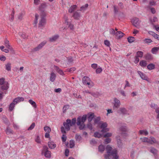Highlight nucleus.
Instances as JSON below:
<instances>
[{"label": "nucleus", "instance_id": "nucleus-1", "mask_svg": "<svg viewBox=\"0 0 159 159\" xmlns=\"http://www.w3.org/2000/svg\"><path fill=\"white\" fill-rule=\"evenodd\" d=\"M107 154L105 155V158L106 159H110L111 157H113V159H118V156L117 155V150L116 149H112L111 147L109 145H108L106 148Z\"/></svg>", "mask_w": 159, "mask_h": 159}, {"label": "nucleus", "instance_id": "nucleus-2", "mask_svg": "<svg viewBox=\"0 0 159 159\" xmlns=\"http://www.w3.org/2000/svg\"><path fill=\"white\" fill-rule=\"evenodd\" d=\"M0 85H2L1 87V89L3 90H7L9 88V84L8 82L5 81V79L3 78L0 79Z\"/></svg>", "mask_w": 159, "mask_h": 159}, {"label": "nucleus", "instance_id": "nucleus-3", "mask_svg": "<svg viewBox=\"0 0 159 159\" xmlns=\"http://www.w3.org/2000/svg\"><path fill=\"white\" fill-rule=\"evenodd\" d=\"M48 148L47 146H44L42 150L41 154L43 155L44 154V156L47 158H50L51 157V152L48 150Z\"/></svg>", "mask_w": 159, "mask_h": 159}, {"label": "nucleus", "instance_id": "nucleus-4", "mask_svg": "<svg viewBox=\"0 0 159 159\" xmlns=\"http://www.w3.org/2000/svg\"><path fill=\"white\" fill-rule=\"evenodd\" d=\"M46 15L45 12H43L41 14L40 19L39 23V26L41 27L43 26L46 23V20L45 18Z\"/></svg>", "mask_w": 159, "mask_h": 159}, {"label": "nucleus", "instance_id": "nucleus-5", "mask_svg": "<svg viewBox=\"0 0 159 159\" xmlns=\"http://www.w3.org/2000/svg\"><path fill=\"white\" fill-rule=\"evenodd\" d=\"M114 102L113 103V109L116 110L119 108L120 105V101L116 98L113 99Z\"/></svg>", "mask_w": 159, "mask_h": 159}, {"label": "nucleus", "instance_id": "nucleus-6", "mask_svg": "<svg viewBox=\"0 0 159 159\" xmlns=\"http://www.w3.org/2000/svg\"><path fill=\"white\" fill-rule=\"evenodd\" d=\"M86 119L87 116L85 115H83L82 117L79 116L77 119V122H76L77 125H80L81 123H84Z\"/></svg>", "mask_w": 159, "mask_h": 159}, {"label": "nucleus", "instance_id": "nucleus-7", "mask_svg": "<svg viewBox=\"0 0 159 159\" xmlns=\"http://www.w3.org/2000/svg\"><path fill=\"white\" fill-rule=\"evenodd\" d=\"M47 43V41H44L39 44L37 47L34 48L33 49V51H39V50L41 49Z\"/></svg>", "mask_w": 159, "mask_h": 159}, {"label": "nucleus", "instance_id": "nucleus-8", "mask_svg": "<svg viewBox=\"0 0 159 159\" xmlns=\"http://www.w3.org/2000/svg\"><path fill=\"white\" fill-rule=\"evenodd\" d=\"M107 125V123L106 122L102 123L100 126V128L102 129L101 131L102 132H106L109 131V129L106 128Z\"/></svg>", "mask_w": 159, "mask_h": 159}, {"label": "nucleus", "instance_id": "nucleus-9", "mask_svg": "<svg viewBox=\"0 0 159 159\" xmlns=\"http://www.w3.org/2000/svg\"><path fill=\"white\" fill-rule=\"evenodd\" d=\"M76 119L75 118H74L72 119V120L70 119H68L66 120V121L69 124L70 127V126H72L75 125L76 122Z\"/></svg>", "mask_w": 159, "mask_h": 159}, {"label": "nucleus", "instance_id": "nucleus-10", "mask_svg": "<svg viewBox=\"0 0 159 159\" xmlns=\"http://www.w3.org/2000/svg\"><path fill=\"white\" fill-rule=\"evenodd\" d=\"M131 22L133 25L136 27H138L139 26L140 23V21L139 18H133Z\"/></svg>", "mask_w": 159, "mask_h": 159}, {"label": "nucleus", "instance_id": "nucleus-11", "mask_svg": "<svg viewBox=\"0 0 159 159\" xmlns=\"http://www.w3.org/2000/svg\"><path fill=\"white\" fill-rule=\"evenodd\" d=\"M124 34L120 31H118L116 33L115 35L117 39H120L124 35Z\"/></svg>", "mask_w": 159, "mask_h": 159}, {"label": "nucleus", "instance_id": "nucleus-12", "mask_svg": "<svg viewBox=\"0 0 159 159\" xmlns=\"http://www.w3.org/2000/svg\"><path fill=\"white\" fill-rule=\"evenodd\" d=\"M24 98L23 97H17L14 99L13 101V102L15 104H16L17 103L23 101L24 100Z\"/></svg>", "mask_w": 159, "mask_h": 159}, {"label": "nucleus", "instance_id": "nucleus-13", "mask_svg": "<svg viewBox=\"0 0 159 159\" xmlns=\"http://www.w3.org/2000/svg\"><path fill=\"white\" fill-rule=\"evenodd\" d=\"M56 75L54 72H52L50 73V80L52 82H54L56 78Z\"/></svg>", "mask_w": 159, "mask_h": 159}, {"label": "nucleus", "instance_id": "nucleus-14", "mask_svg": "<svg viewBox=\"0 0 159 159\" xmlns=\"http://www.w3.org/2000/svg\"><path fill=\"white\" fill-rule=\"evenodd\" d=\"M54 68L56 70L57 72L60 75H65L63 71L58 66H54Z\"/></svg>", "mask_w": 159, "mask_h": 159}, {"label": "nucleus", "instance_id": "nucleus-15", "mask_svg": "<svg viewBox=\"0 0 159 159\" xmlns=\"http://www.w3.org/2000/svg\"><path fill=\"white\" fill-rule=\"evenodd\" d=\"M73 16L75 19L76 20H79L80 17V12H79L78 11H75L74 13Z\"/></svg>", "mask_w": 159, "mask_h": 159}, {"label": "nucleus", "instance_id": "nucleus-16", "mask_svg": "<svg viewBox=\"0 0 159 159\" xmlns=\"http://www.w3.org/2000/svg\"><path fill=\"white\" fill-rule=\"evenodd\" d=\"M47 7V5L46 3H42L40 6H39V10L42 12L41 14L43 12H45L44 11V10Z\"/></svg>", "mask_w": 159, "mask_h": 159}, {"label": "nucleus", "instance_id": "nucleus-17", "mask_svg": "<svg viewBox=\"0 0 159 159\" xmlns=\"http://www.w3.org/2000/svg\"><path fill=\"white\" fill-rule=\"evenodd\" d=\"M138 73L140 75L141 79L143 80H147V76L145 75L140 71H138Z\"/></svg>", "mask_w": 159, "mask_h": 159}, {"label": "nucleus", "instance_id": "nucleus-18", "mask_svg": "<svg viewBox=\"0 0 159 159\" xmlns=\"http://www.w3.org/2000/svg\"><path fill=\"white\" fill-rule=\"evenodd\" d=\"M48 145L49 148L51 149H54L56 147V144L52 142H48Z\"/></svg>", "mask_w": 159, "mask_h": 159}, {"label": "nucleus", "instance_id": "nucleus-19", "mask_svg": "<svg viewBox=\"0 0 159 159\" xmlns=\"http://www.w3.org/2000/svg\"><path fill=\"white\" fill-rule=\"evenodd\" d=\"M116 139L118 147L120 148L123 145V143L120 139V137L117 136L116 137Z\"/></svg>", "mask_w": 159, "mask_h": 159}, {"label": "nucleus", "instance_id": "nucleus-20", "mask_svg": "<svg viewBox=\"0 0 159 159\" xmlns=\"http://www.w3.org/2000/svg\"><path fill=\"white\" fill-rule=\"evenodd\" d=\"M145 58L146 60H151L153 59V57L151 54L149 53H147L145 56Z\"/></svg>", "mask_w": 159, "mask_h": 159}, {"label": "nucleus", "instance_id": "nucleus-21", "mask_svg": "<svg viewBox=\"0 0 159 159\" xmlns=\"http://www.w3.org/2000/svg\"><path fill=\"white\" fill-rule=\"evenodd\" d=\"M119 110L123 114H129L127 110L124 107L120 108Z\"/></svg>", "mask_w": 159, "mask_h": 159}, {"label": "nucleus", "instance_id": "nucleus-22", "mask_svg": "<svg viewBox=\"0 0 159 159\" xmlns=\"http://www.w3.org/2000/svg\"><path fill=\"white\" fill-rule=\"evenodd\" d=\"M159 50V47H154L151 49V52L153 54H156Z\"/></svg>", "mask_w": 159, "mask_h": 159}, {"label": "nucleus", "instance_id": "nucleus-23", "mask_svg": "<svg viewBox=\"0 0 159 159\" xmlns=\"http://www.w3.org/2000/svg\"><path fill=\"white\" fill-rule=\"evenodd\" d=\"M143 43L144 44H149L152 42V40L148 38H146L143 40Z\"/></svg>", "mask_w": 159, "mask_h": 159}, {"label": "nucleus", "instance_id": "nucleus-24", "mask_svg": "<svg viewBox=\"0 0 159 159\" xmlns=\"http://www.w3.org/2000/svg\"><path fill=\"white\" fill-rule=\"evenodd\" d=\"M58 37L59 36L58 35L54 36L49 38V41L51 42H53L55 41L58 38Z\"/></svg>", "mask_w": 159, "mask_h": 159}, {"label": "nucleus", "instance_id": "nucleus-25", "mask_svg": "<svg viewBox=\"0 0 159 159\" xmlns=\"http://www.w3.org/2000/svg\"><path fill=\"white\" fill-rule=\"evenodd\" d=\"M77 6L76 5H73L71 6L69 9V12L72 13L76 8Z\"/></svg>", "mask_w": 159, "mask_h": 159}, {"label": "nucleus", "instance_id": "nucleus-26", "mask_svg": "<svg viewBox=\"0 0 159 159\" xmlns=\"http://www.w3.org/2000/svg\"><path fill=\"white\" fill-rule=\"evenodd\" d=\"M6 133L7 134H13V132L12 129H11L10 128L8 127L6 130Z\"/></svg>", "mask_w": 159, "mask_h": 159}, {"label": "nucleus", "instance_id": "nucleus-27", "mask_svg": "<svg viewBox=\"0 0 159 159\" xmlns=\"http://www.w3.org/2000/svg\"><path fill=\"white\" fill-rule=\"evenodd\" d=\"M5 46L7 48L10 50H11L12 49V47H11L10 45H9V41L8 40H6L5 42Z\"/></svg>", "mask_w": 159, "mask_h": 159}, {"label": "nucleus", "instance_id": "nucleus-28", "mask_svg": "<svg viewBox=\"0 0 159 159\" xmlns=\"http://www.w3.org/2000/svg\"><path fill=\"white\" fill-rule=\"evenodd\" d=\"M63 125L65 128V129L66 130L68 131L70 129V128L69 126V125L68 124L67 122L66 121V122H64L63 123Z\"/></svg>", "mask_w": 159, "mask_h": 159}, {"label": "nucleus", "instance_id": "nucleus-29", "mask_svg": "<svg viewBox=\"0 0 159 159\" xmlns=\"http://www.w3.org/2000/svg\"><path fill=\"white\" fill-rule=\"evenodd\" d=\"M147 64V61L144 60H142L139 62V65L142 67H146Z\"/></svg>", "mask_w": 159, "mask_h": 159}, {"label": "nucleus", "instance_id": "nucleus-30", "mask_svg": "<svg viewBox=\"0 0 159 159\" xmlns=\"http://www.w3.org/2000/svg\"><path fill=\"white\" fill-rule=\"evenodd\" d=\"M147 67L148 69L151 70L155 68V66L152 63H150L147 66Z\"/></svg>", "mask_w": 159, "mask_h": 159}, {"label": "nucleus", "instance_id": "nucleus-31", "mask_svg": "<svg viewBox=\"0 0 159 159\" xmlns=\"http://www.w3.org/2000/svg\"><path fill=\"white\" fill-rule=\"evenodd\" d=\"M6 69L7 71L11 70V64L10 63H8L5 65Z\"/></svg>", "mask_w": 159, "mask_h": 159}, {"label": "nucleus", "instance_id": "nucleus-32", "mask_svg": "<svg viewBox=\"0 0 159 159\" xmlns=\"http://www.w3.org/2000/svg\"><path fill=\"white\" fill-rule=\"evenodd\" d=\"M91 80L87 76H84L83 78V84L85 82H88L89 81H91Z\"/></svg>", "mask_w": 159, "mask_h": 159}, {"label": "nucleus", "instance_id": "nucleus-33", "mask_svg": "<svg viewBox=\"0 0 159 159\" xmlns=\"http://www.w3.org/2000/svg\"><path fill=\"white\" fill-rule=\"evenodd\" d=\"M127 40L129 43H132L135 40V39L134 37L131 36L128 37Z\"/></svg>", "mask_w": 159, "mask_h": 159}, {"label": "nucleus", "instance_id": "nucleus-34", "mask_svg": "<svg viewBox=\"0 0 159 159\" xmlns=\"http://www.w3.org/2000/svg\"><path fill=\"white\" fill-rule=\"evenodd\" d=\"M140 139L142 142H147L149 143V142H150V139H148V138L146 137L140 138Z\"/></svg>", "mask_w": 159, "mask_h": 159}, {"label": "nucleus", "instance_id": "nucleus-35", "mask_svg": "<svg viewBox=\"0 0 159 159\" xmlns=\"http://www.w3.org/2000/svg\"><path fill=\"white\" fill-rule=\"evenodd\" d=\"M143 53L141 51H138L136 53V56L139 57H142L143 56Z\"/></svg>", "mask_w": 159, "mask_h": 159}, {"label": "nucleus", "instance_id": "nucleus-36", "mask_svg": "<svg viewBox=\"0 0 159 159\" xmlns=\"http://www.w3.org/2000/svg\"><path fill=\"white\" fill-rule=\"evenodd\" d=\"M94 113H92L90 114L88 117V120L89 122H91L94 117Z\"/></svg>", "mask_w": 159, "mask_h": 159}, {"label": "nucleus", "instance_id": "nucleus-37", "mask_svg": "<svg viewBox=\"0 0 159 159\" xmlns=\"http://www.w3.org/2000/svg\"><path fill=\"white\" fill-rule=\"evenodd\" d=\"M29 102L34 107L36 108V104L35 103V102L33 101L31 99H30L29 100Z\"/></svg>", "mask_w": 159, "mask_h": 159}, {"label": "nucleus", "instance_id": "nucleus-38", "mask_svg": "<svg viewBox=\"0 0 159 159\" xmlns=\"http://www.w3.org/2000/svg\"><path fill=\"white\" fill-rule=\"evenodd\" d=\"M139 133L140 134H144L145 135H147L148 134V132L146 130H140Z\"/></svg>", "mask_w": 159, "mask_h": 159}, {"label": "nucleus", "instance_id": "nucleus-39", "mask_svg": "<svg viewBox=\"0 0 159 159\" xmlns=\"http://www.w3.org/2000/svg\"><path fill=\"white\" fill-rule=\"evenodd\" d=\"M120 130L122 131L126 132L128 130V129L126 126H122L120 127Z\"/></svg>", "mask_w": 159, "mask_h": 159}, {"label": "nucleus", "instance_id": "nucleus-40", "mask_svg": "<svg viewBox=\"0 0 159 159\" xmlns=\"http://www.w3.org/2000/svg\"><path fill=\"white\" fill-rule=\"evenodd\" d=\"M19 34L22 38L24 39H26L27 38L28 36L25 33L22 32H20L19 33Z\"/></svg>", "mask_w": 159, "mask_h": 159}, {"label": "nucleus", "instance_id": "nucleus-41", "mask_svg": "<svg viewBox=\"0 0 159 159\" xmlns=\"http://www.w3.org/2000/svg\"><path fill=\"white\" fill-rule=\"evenodd\" d=\"M88 7V4H85L83 6L81 7L80 8V10L84 11Z\"/></svg>", "mask_w": 159, "mask_h": 159}, {"label": "nucleus", "instance_id": "nucleus-42", "mask_svg": "<svg viewBox=\"0 0 159 159\" xmlns=\"http://www.w3.org/2000/svg\"><path fill=\"white\" fill-rule=\"evenodd\" d=\"M39 15L37 14H36L35 15V19L34 21V23L35 25L37 24L38 22V19L39 18Z\"/></svg>", "mask_w": 159, "mask_h": 159}, {"label": "nucleus", "instance_id": "nucleus-43", "mask_svg": "<svg viewBox=\"0 0 159 159\" xmlns=\"http://www.w3.org/2000/svg\"><path fill=\"white\" fill-rule=\"evenodd\" d=\"M15 104L13 103V102L11 103L9 106V110L10 111H11L15 107Z\"/></svg>", "mask_w": 159, "mask_h": 159}, {"label": "nucleus", "instance_id": "nucleus-44", "mask_svg": "<svg viewBox=\"0 0 159 159\" xmlns=\"http://www.w3.org/2000/svg\"><path fill=\"white\" fill-rule=\"evenodd\" d=\"M98 149L99 151L102 152L105 150V147L103 145H101L99 146Z\"/></svg>", "mask_w": 159, "mask_h": 159}, {"label": "nucleus", "instance_id": "nucleus-45", "mask_svg": "<svg viewBox=\"0 0 159 159\" xmlns=\"http://www.w3.org/2000/svg\"><path fill=\"white\" fill-rule=\"evenodd\" d=\"M151 139H150V142L149 143L150 144H152L153 143H157V142L156 141L155 139L153 137H151Z\"/></svg>", "mask_w": 159, "mask_h": 159}, {"label": "nucleus", "instance_id": "nucleus-46", "mask_svg": "<svg viewBox=\"0 0 159 159\" xmlns=\"http://www.w3.org/2000/svg\"><path fill=\"white\" fill-rule=\"evenodd\" d=\"M150 151L154 155H156L157 153V150L155 148H151Z\"/></svg>", "mask_w": 159, "mask_h": 159}, {"label": "nucleus", "instance_id": "nucleus-47", "mask_svg": "<svg viewBox=\"0 0 159 159\" xmlns=\"http://www.w3.org/2000/svg\"><path fill=\"white\" fill-rule=\"evenodd\" d=\"M44 131L47 132V133H50L51 131L50 128L48 126H45L44 127Z\"/></svg>", "mask_w": 159, "mask_h": 159}, {"label": "nucleus", "instance_id": "nucleus-48", "mask_svg": "<svg viewBox=\"0 0 159 159\" xmlns=\"http://www.w3.org/2000/svg\"><path fill=\"white\" fill-rule=\"evenodd\" d=\"M75 138L77 141L79 142L81 139L82 138L80 135L76 134L75 136Z\"/></svg>", "mask_w": 159, "mask_h": 159}, {"label": "nucleus", "instance_id": "nucleus-49", "mask_svg": "<svg viewBox=\"0 0 159 159\" xmlns=\"http://www.w3.org/2000/svg\"><path fill=\"white\" fill-rule=\"evenodd\" d=\"M35 126V124L34 123H33L29 127L28 129V130H31L33 129L34 127Z\"/></svg>", "mask_w": 159, "mask_h": 159}, {"label": "nucleus", "instance_id": "nucleus-50", "mask_svg": "<svg viewBox=\"0 0 159 159\" xmlns=\"http://www.w3.org/2000/svg\"><path fill=\"white\" fill-rule=\"evenodd\" d=\"M94 136L95 137L99 138L102 136V135L100 134L98 132H96L94 134Z\"/></svg>", "mask_w": 159, "mask_h": 159}, {"label": "nucleus", "instance_id": "nucleus-51", "mask_svg": "<svg viewBox=\"0 0 159 159\" xmlns=\"http://www.w3.org/2000/svg\"><path fill=\"white\" fill-rule=\"evenodd\" d=\"M79 126V128L80 130H82L83 129L85 126V125L84 124V123H80V125H78Z\"/></svg>", "mask_w": 159, "mask_h": 159}, {"label": "nucleus", "instance_id": "nucleus-52", "mask_svg": "<svg viewBox=\"0 0 159 159\" xmlns=\"http://www.w3.org/2000/svg\"><path fill=\"white\" fill-rule=\"evenodd\" d=\"M75 145V143L73 140H71L70 142V146L71 148H73Z\"/></svg>", "mask_w": 159, "mask_h": 159}, {"label": "nucleus", "instance_id": "nucleus-53", "mask_svg": "<svg viewBox=\"0 0 159 159\" xmlns=\"http://www.w3.org/2000/svg\"><path fill=\"white\" fill-rule=\"evenodd\" d=\"M75 67H72L70 69H68L66 70V71H68L71 73H72L74 71L76 70Z\"/></svg>", "mask_w": 159, "mask_h": 159}, {"label": "nucleus", "instance_id": "nucleus-54", "mask_svg": "<svg viewBox=\"0 0 159 159\" xmlns=\"http://www.w3.org/2000/svg\"><path fill=\"white\" fill-rule=\"evenodd\" d=\"M112 135V134L111 133H107L106 134L104 135V137L106 138V137H111Z\"/></svg>", "mask_w": 159, "mask_h": 159}, {"label": "nucleus", "instance_id": "nucleus-55", "mask_svg": "<svg viewBox=\"0 0 159 159\" xmlns=\"http://www.w3.org/2000/svg\"><path fill=\"white\" fill-rule=\"evenodd\" d=\"M102 71L101 68H98L96 70V72L97 74L100 73Z\"/></svg>", "mask_w": 159, "mask_h": 159}, {"label": "nucleus", "instance_id": "nucleus-56", "mask_svg": "<svg viewBox=\"0 0 159 159\" xmlns=\"http://www.w3.org/2000/svg\"><path fill=\"white\" fill-rule=\"evenodd\" d=\"M114 12L116 14L118 12V8L117 6H114Z\"/></svg>", "mask_w": 159, "mask_h": 159}, {"label": "nucleus", "instance_id": "nucleus-57", "mask_svg": "<svg viewBox=\"0 0 159 159\" xmlns=\"http://www.w3.org/2000/svg\"><path fill=\"white\" fill-rule=\"evenodd\" d=\"M105 44L108 47H109L110 46V43L107 40H105L104 41Z\"/></svg>", "mask_w": 159, "mask_h": 159}, {"label": "nucleus", "instance_id": "nucleus-58", "mask_svg": "<svg viewBox=\"0 0 159 159\" xmlns=\"http://www.w3.org/2000/svg\"><path fill=\"white\" fill-rule=\"evenodd\" d=\"M110 34L112 35H115L116 33L115 31L114 30V29H111L110 30Z\"/></svg>", "mask_w": 159, "mask_h": 159}, {"label": "nucleus", "instance_id": "nucleus-59", "mask_svg": "<svg viewBox=\"0 0 159 159\" xmlns=\"http://www.w3.org/2000/svg\"><path fill=\"white\" fill-rule=\"evenodd\" d=\"M111 141V139L109 138H107L105 139V142L106 144H107L110 142Z\"/></svg>", "mask_w": 159, "mask_h": 159}, {"label": "nucleus", "instance_id": "nucleus-60", "mask_svg": "<svg viewBox=\"0 0 159 159\" xmlns=\"http://www.w3.org/2000/svg\"><path fill=\"white\" fill-rule=\"evenodd\" d=\"M139 57H137L136 56H135V60L134 61V62L135 64L137 63L139 61Z\"/></svg>", "mask_w": 159, "mask_h": 159}, {"label": "nucleus", "instance_id": "nucleus-61", "mask_svg": "<svg viewBox=\"0 0 159 159\" xmlns=\"http://www.w3.org/2000/svg\"><path fill=\"white\" fill-rule=\"evenodd\" d=\"M148 33L152 35L154 37H155V36L156 35V34L154 32L152 31H149L148 32Z\"/></svg>", "mask_w": 159, "mask_h": 159}, {"label": "nucleus", "instance_id": "nucleus-62", "mask_svg": "<svg viewBox=\"0 0 159 159\" xmlns=\"http://www.w3.org/2000/svg\"><path fill=\"white\" fill-rule=\"evenodd\" d=\"M100 120V117H97L95 119L94 123H98Z\"/></svg>", "mask_w": 159, "mask_h": 159}, {"label": "nucleus", "instance_id": "nucleus-63", "mask_svg": "<svg viewBox=\"0 0 159 159\" xmlns=\"http://www.w3.org/2000/svg\"><path fill=\"white\" fill-rule=\"evenodd\" d=\"M87 127L90 130L92 129V126L90 123H89L87 125Z\"/></svg>", "mask_w": 159, "mask_h": 159}, {"label": "nucleus", "instance_id": "nucleus-64", "mask_svg": "<svg viewBox=\"0 0 159 159\" xmlns=\"http://www.w3.org/2000/svg\"><path fill=\"white\" fill-rule=\"evenodd\" d=\"M6 59V58L4 56H0V60L2 61H4Z\"/></svg>", "mask_w": 159, "mask_h": 159}]
</instances>
